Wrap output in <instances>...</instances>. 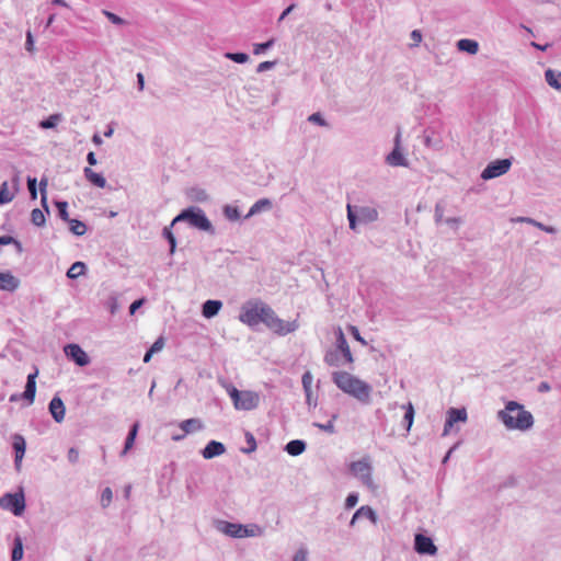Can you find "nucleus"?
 I'll list each match as a JSON object with an SVG mask.
<instances>
[{
	"instance_id": "f257e3e1",
	"label": "nucleus",
	"mask_w": 561,
	"mask_h": 561,
	"mask_svg": "<svg viewBox=\"0 0 561 561\" xmlns=\"http://www.w3.org/2000/svg\"><path fill=\"white\" fill-rule=\"evenodd\" d=\"M332 381L341 391L355 398L360 403L368 404L370 402L373 388L358 377L344 370H337L332 373Z\"/></svg>"
},
{
	"instance_id": "c9c22d12",
	"label": "nucleus",
	"mask_w": 561,
	"mask_h": 561,
	"mask_svg": "<svg viewBox=\"0 0 561 561\" xmlns=\"http://www.w3.org/2000/svg\"><path fill=\"white\" fill-rule=\"evenodd\" d=\"M518 221L520 222H527V224H530L533 226H535L536 228L547 232V233H556L557 232V229L552 226H546L543 225L542 222H539L533 218H529V217H519L517 219Z\"/></svg>"
},
{
	"instance_id": "393cba45",
	"label": "nucleus",
	"mask_w": 561,
	"mask_h": 561,
	"mask_svg": "<svg viewBox=\"0 0 561 561\" xmlns=\"http://www.w3.org/2000/svg\"><path fill=\"white\" fill-rule=\"evenodd\" d=\"M272 208V202L268 198H261L256 201L250 208L249 213L244 216V219H249L250 217L259 214L262 210H268Z\"/></svg>"
},
{
	"instance_id": "dca6fc26",
	"label": "nucleus",
	"mask_w": 561,
	"mask_h": 561,
	"mask_svg": "<svg viewBox=\"0 0 561 561\" xmlns=\"http://www.w3.org/2000/svg\"><path fill=\"white\" fill-rule=\"evenodd\" d=\"M351 471L355 477L362 479L364 483H370V466L365 459L354 461L351 465Z\"/></svg>"
},
{
	"instance_id": "f3484780",
	"label": "nucleus",
	"mask_w": 561,
	"mask_h": 561,
	"mask_svg": "<svg viewBox=\"0 0 561 561\" xmlns=\"http://www.w3.org/2000/svg\"><path fill=\"white\" fill-rule=\"evenodd\" d=\"M48 410L55 422L61 423L64 421L66 414V407L58 396H55L50 400L48 404Z\"/></svg>"
},
{
	"instance_id": "8fccbe9b",
	"label": "nucleus",
	"mask_w": 561,
	"mask_h": 561,
	"mask_svg": "<svg viewBox=\"0 0 561 561\" xmlns=\"http://www.w3.org/2000/svg\"><path fill=\"white\" fill-rule=\"evenodd\" d=\"M36 184H37V180L35 178H31V176L27 178V187H28L30 195H31L32 199H36L37 198V187H36Z\"/></svg>"
},
{
	"instance_id": "f8f14e48",
	"label": "nucleus",
	"mask_w": 561,
	"mask_h": 561,
	"mask_svg": "<svg viewBox=\"0 0 561 561\" xmlns=\"http://www.w3.org/2000/svg\"><path fill=\"white\" fill-rule=\"evenodd\" d=\"M414 547L416 552L420 554H430L433 556L436 553L437 548L433 543V540L430 537L417 534L414 540Z\"/></svg>"
},
{
	"instance_id": "a878e982",
	"label": "nucleus",
	"mask_w": 561,
	"mask_h": 561,
	"mask_svg": "<svg viewBox=\"0 0 561 561\" xmlns=\"http://www.w3.org/2000/svg\"><path fill=\"white\" fill-rule=\"evenodd\" d=\"M545 79L551 88L561 90V71L547 69L545 71Z\"/></svg>"
},
{
	"instance_id": "20e7f679",
	"label": "nucleus",
	"mask_w": 561,
	"mask_h": 561,
	"mask_svg": "<svg viewBox=\"0 0 561 561\" xmlns=\"http://www.w3.org/2000/svg\"><path fill=\"white\" fill-rule=\"evenodd\" d=\"M261 312L263 313L261 323L265 324L266 328L277 335L284 336L288 333L295 332L299 327L297 320L284 321L278 318L272 307L267 304L264 305Z\"/></svg>"
},
{
	"instance_id": "6ab92c4d",
	"label": "nucleus",
	"mask_w": 561,
	"mask_h": 561,
	"mask_svg": "<svg viewBox=\"0 0 561 561\" xmlns=\"http://www.w3.org/2000/svg\"><path fill=\"white\" fill-rule=\"evenodd\" d=\"M219 529L224 534L231 536V537H236V538H242V537L249 536L247 528H244L242 525H239V524L224 522V523H221Z\"/></svg>"
},
{
	"instance_id": "cd10ccee",
	"label": "nucleus",
	"mask_w": 561,
	"mask_h": 561,
	"mask_svg": "<svg viewBox=\"0 0 561 561\" xmlns=\"http://www.w3.org/2000/svg\"><path fill=\"white\" fill-rule=\"evenodd\" d=\"M138 428H139V424L137 422L134 423L131 425V427L129 428V432L125 439L124 448L121 451V456H124L125 454H127V451L133 447L136 436H137V433H138Z\"/></svg>"
},
{
	"instance_id": "3c124183",
	"label": "nucleus",
	"mask_w": 561,
	"mask_h": 561,
	"mask_svg": "<svg viewBox=\"0 0 561 561\" xmlns=\"http://www.w3.org/2000/svg\"><path fill=\"white\" fill-rule=\"evenodd\" d=\"M112 497H113V493H112V490L110 488H106L103 490L102 492V495H101V504L103 507H106L110 505V503L112 502Z\"/></svg>"
},
{
	"instance_id": "5701e85b",
	"label": "nucleus",
	"mask_w": 561,
	"mask_h": 561,
	"mask_svg": "<svg viewBox=\"0 0 561 561\" xmlns=\"http://www.w3.org/2000/svg\"><path fill=\"white\" fill-rule=\"evenodd\" d=\"M459 51L468 53L470 55H474L479 50V43L474 39L470 38H461L456 44Z\"/></svg>"
},
{
	"instance_id": "39448f33",
	"label": "nucleus",
	"mask_w": 561,
	"mask_h": 561,
	"mask_svg": "<svg viewBox=\"0 0 561 561\" xmlns=\"http://www.w3.org/2000/svg\"><path fill=\"white\" fill-rule=\"evenodd\" d=\"M227 392L236 410L250 411L259 407L260 394L255 391L238 390L234 386L229 385Z\"/></svg>"
},
{
	"instance_id": "58836bf2",
	"label": "nucleus",
	"mask_w": 561,
	"mask_h": 561,
	"mask_svg": "<svg viewBox=\"0 0 561 561\" xmlns=\"http://www.w3.org/2000/svg\"><path fill=\"white\" fill-rule=\"evenodd\" d=\"M31 221L36 227H43L46 222L45 215L39 208H34L31 213Z\"/></svg>"
},
{
	"instance_id": "6e6d98bb",
	"label": "nucleus",
	"mask_w": 561,
	"mask_h": 561,
	"mask_svg": "<svg viewBox=\"0 0 561 561\" xmlns=\"http://www.w3.org/2000/svg\"><path fill=\"white\" fill-rule=\"evenodd\" d=\"M164 346V339L162 336L158 337L153 344L150 346V351L156 354L158 352H160Z\"/></svg>"
},
{
	"instance_id": "473e14b6",
	"label": "nucleus",
	"mask_w": 561,
	"mask_h": 561,
	"mask_svg": "<svg viewBox=\"0 0 561 561\" xmlns=\"http://www.w3.org/2000/svg\"><path fill=\"white\" fill-rule=\"evenodd\" d=\"M324 363L331 367H340L342 363L337 350H328L324 355Z\"/></svg>"
},
{
	"instance_id": "e433bc0d",
	"label": "nucleus",
	"mask_w": 561,
	"mask_h": 561,
	"mask_svg": "<svg viewBox=\"0 0 561 561\" xmlns=\"http://www.w3.org/2000/svg\"><path fill=\"white\" fill-rule=\"evenodd\" d=\"M84 271L85 264L83 262L77 261L67 271V277L70 279H76L80 275L84 274Z\"/></svg>"
},
{
	"instance_id": "774afa93",
	"label": "nucleus",
	"mask_w": 561,
	"mask_h": 561,
	"mask_svg": "<svg viewBox=\"0 0 561 561\" xmlns=\"http://www.w3.org/2000/svg\"><path fill=\"white\" fill-rule=\"evenodd\" d=\"M294 561H307V551L304 549L298 550L294 557Z\"/></svg>"
},
{
	"instance_id": "9b49d317",
	"label": "nucleus",
	"mask_w": 561,
	"mask_h": 561,
	"mask_svg": "<svg viewBox=\"0 0 561 561\" xmlns=\"http://www.w3.org/2000/svg\"><path fill=\"white\" fill-rule=\"evenodd\" d=\"M66 356L78 366L84 367L90 364V357L79 344L70 343L64 348Z\"/></svg>"
},
{
	"instance_id": "4c0bfd02",
	"label": "nucleus",
	"mask_w": 561,
	"mask_h": 561,
	"mask_svg": "<svg viewBox=\"0 0 561 561\" xmlns=\"http://www.w3.org/2000/svg\"><path fill=\"white\" fill-rule=\"evenodd\" d=\"M225 217L230 221H237L241 218L238 207L232 205H225L222 208Z\"/></svg>"
},
{
	"instance_id": "de8ad7c7",
	"label": "nucleus",
	"mask_w": 561,
	"mask_h": 561,
	"mask_svg": "<svg viewBox=\"0 0 561 561\" xmlns=\"http://www.w3.org/2000/svg\"><path fill=\"white\" fill-rule=\"evenodd\" d=\"M310 123L317 124L322 127H328L329 123L323 118L320 112H316L308 117Z\"/></svg>"
},
{
	"instance_id": "603ef678",
	"label": "nucleus",
	"mask_w": 561,
	"mask_h": 561,
	"mask_svg": "<svg viewBox=\"0 0 561 561\" xmlns=\"http://www.w3.org/2000/svg\"><path fill=\"white\" fill-rule=\"evenodd\" d=\"M443 215H444V204H443V202H437L435 205V215H434L436 225H439L442 222Z\"/></svg>"
},
{
	"instance_id": "864d4df0",
	"label": "nucleus",
	"mask_w": 561,
	"mask_h": 561,
	"mask_svg": "<svg viewBox=\"0 0 561 561\" xmlns=\"http://www.w3.org/2000/svg\"><path fill=\"white\" fill-rule=\"evenodd\" d=\"M301 382H302L305 392H309L311 390V383H312V376H311L310 371H306L302 375Z\"/></svg>"
},
{
	"instance_id": "a19ab883",
	"label": "nucleus",
	"mask_w": 561,
	"mask_h": 561,
	"mask_svg": "<svg viewBox=\"0 0 561 561\" xmlns=\"http://www.w3.org/2000/svg\"><path fill=\"white\" fill-rule=\"evenodd\" d=\"M14 198V194L10 193L8 183L3 182L0 186V205L10 203Z\"/></svg>"
},
{
	"instance_id": "4be33fe9",
	"label": "nucleus",
	"mask_w": 561,
	"mask_h": 561,
	"mask_svg": "<svg viewBox=\"0 0 561 561\" xmlns=\"http://www.w3.org/2000/svg\"><path fill=\"white\" fill-rule=\"evenodd\" d=\"M283 450L287 451L289 456H299L306 450V442L293 439L283 447Z\"/></svg>"
},
{
	"instance_id": "bf43d9fd",
	"label": "nucleus",
	"mask_w": 561,
	"mask_h": 561,
	"mask_svg": "<svg viewBox=\"0 0 561 561\" xmlns=\"http://www.w3.org/2000/svg\"><path fill=\"white\" fill-rule=\"evenodd\" d=\"M25 49L30 53L34 50V37L31 31L26 32Z\"/></svg>"
},
{
	"instance_id": "7c9ffc66",
	"label": "nucleus",
	"mask_w": 561,
	"mask_h": 561,
	"mask_svg": "<svg viewBox=\"0 0 561 561\" xmlns=\"http://www.w3.org/2000/svg\"><path fill=\"white\" fill-rule=\"evenodd\" d=\"M12 448L15 453V456H24L26 449V443L22 435L14 434L12 436Z\"/></svg>"
},
{
	"instance_id": "37998d69",
	"label": "nucleus",
	"mask_w": 561,
	"mask_h": 561,
	"mask_svg": "<svg viewBox=\"0 0 561 561\" xmlns=\"http://www.w3.org/2000/svg\"><path fill=\"white\" fill-rule=\"evenodd\" d=\"M274 44H275V38H270L268 41H266L264 43L254 44L253 54L254 55L263 54L267 49L272 48Z\"/></svg>"
},
{
	"instance_id": "09e8293b",
	"label": "nucleus",
	"mask_w": 561,
	"mask_h": 561,
	"mask_svg": "<svg viewBox=\"0 0 561 561\" xmlns=\"http://www.w3.org/2000/svg\"><path fill=\"white\" fill-rule=\"evenodd\" d=\"M103 14L115 25H125L127 22L115 13L103 10Z\"/></svg>"
},
{
	"instance_id": "a18cd8bd",
	"label": "nucleus",
	"mask_w": 561,
	"mask_h": 561,
	"mask_svg": "<svg viewBox=\"0 0 561 561\" xmlns=\"http://www.w3.org/2000/svg\"><path fill=\"white\" fill-rule=\"evenodd\" d=\"M225 56L237 64H244L249 60V55L245 53H227Z\"/></svg>"
},
{
	"instance_id": "c03bdc74",
	"label": "nucleus",
	"mask_w": 561,
	"mask_h": 561,
	"mask_svg": "<svg viewBox=\"0 0 561 561\" xmlns=\"http://www.w3.org/2000/svg\"><path fill=\"white\" fill-rule=\"evenodd\" d=\"M23 558V545L20 538H15L12 550V561H20Z\"/></svg>"
},
{
	"instance_id": "052dcab7",
	"label": "nucleus",
	"mask_w": 561,
	"mask_h": 561,
	"mask_svg": "<svg viewBox=\"0 0 561 561\" xmlns=\"http://www.w3.org/2000/svg\"><path fill=\"white\" fill-rule=\"evenodd\" d=\"M357 502H358V496L355 493H351L347 495V497L345 500V506H346V508H352L357 504Z\"/></svg>"
},
{
	"instance_id": "aec40b11",
	"label": "nucleus",
	"mask_w": 561,
	"mask_h": 561,
	"mask_svg": "<svg viewBox=\"0 0 561 561\" xmlns=\"http://www.w3.org/2000/svg\"><path fill=\"white\" fill-rule=\"evenodd\" d=\"M221 307L222 302L220 300L208 299L202 306V314L207 319L214 318L218 314Z\"/></svg>"
},
{
	"instance_id": "338daca9",
	"label": "nucleus",
	"mask_w": 561,
	"mask_h": 561,
	"mask_svg": "<svg viewBox=\"0 0 561 561\" xmlns=\"http://www.w3.org/2000/svg\"><path fill=\"white\" fill-rule=\"evenodd\" d=\"M445 222L447 225H449L450 227L457 229L458 226L461 224V218L459 217H449L445 220Z\"/></svg>"
},
{
	"instance_id": "bb28decb",
	"label": "nucleus",
	"mask_w": 561,
	"mask_h": 561,
	"mask_svg": "<svg viewBox=\"0 0 561 561\" xmlns=\"http://www.w3.org/2000/svg\"><path fill=\"white\" fill-rule=\"evenodd\" d=\"M174 225H172V222L170 224V226H165L162 230V237L168 241L169 243V254L170 255H173L175 253V250H176V238L174 236V233L172 232V227Z\"/></svg>"
},
{
	"instance_id": "9d476101",
	"label": "nucleus",
	"mask_w": 561,
	"mask_h": 561,
	"mask_svg": "<svg viewBox=\"0 0 561 561\" xmlns=\"http://www.w3.org/2000/svg\"><path fill=\"white\" fill-rule=\"evenodd\" d=\"M386 162L391 167H408L409 161L401 150V130L398 128L394 136V147L386 157Z\"/></svg>"
},
{
	"instance_id": "49530a36",
	"label": "nucleus",
	"mask_w": 561,
	"mask_h": 561,
	"mask_svg": "<svg viewBox=\"0 0 561 561\" xmlns=\"http://www.w3.org/2000/svg\"><path fill=\"white\" fill-rule=\"evenodd\" d=\"M414 419V408L411 403H409L405 408V413L403 416V423L405 424L407 428L409 430L413 423Z\"/></svg>"
},
{
	"instance_id": "0e129e2a",
	"label": "nucleus",
	"mask_w": 561,
	"mask_h": 561,
	"mask_svg": "<svg viewBox=\"0 0 561 561\" xmlns=\"http://www.w3.org/2000/svg\"><path fill=\"white\" fill-rule=\"evenodd\" d=\"M144 302H145L144 298L133 301L129 306V313L134 314L136 312V310L142 306Z\"/></svg>"
},
{
	"instance_id": "423d86ee",
	"label": "nucleus",
	"mask_w": 561,
	"mask_h": 561,
	"mask_svg": "<svg viewBox=\"0 0 561 561\" xmlns=\"http://www.w3.org/2000/svg\"><path fill=\"white\" fill-rule=\"evenodd\" d=\"M346 210L350 229L353 231L356 230L358 222L370 224L378 219V211L374 207L347 204Z\"/></svg>"
},
{
	"instance_id": "4468645a",
	"label": "nucleus",
	"mask_w": 561,
	"mask_h": 561,
	"mask_svg": "<svg viewBox=\"0 0 561 561\" xmlns=\"http://www.w3.org/2000/svg\"><path fill=\"white\" fill-rule=\"evenodd\" d=\"M467 420L466 409L450 408L447 412V419L444 424V435H446L450 428L457 422H465Z\"/></svg>"
},
{
	"instance_id": "c756f323",
	"label": "nucleus",
	"mask_w": 561,
	"mask_h": 561,
	"mask_svg": "<svg viewBox=\"0 0 561 561\" xmlns=\"http://www.w3.org/2000/svg\"><path fill=\"white\" fill-rule=\"evenodd\" d=\"M360 517L368 518L374 523L376 522V514L369 506H362L360 508H358L356 513L353 515L351 525H354L356 520Z\"/></svg>"
},
{
	"instance_id": "2f4dec72",
	"label": "nucleus",
	"mask_w": 561,
	"mask_h": 561,
	"mask_svg": "<svg viewBox=\"0 0 561 561\" xmlns=\"http://www.w3.org/2000/svg\"><path fill=\"white\" fill-rule=\"evenodd\" d=\"M187 196L193 202L204 203L208 199V194L204 188L201 187H191L187 191Z\"/></svg>"
},
{
	"instance_id": "2eb2a0df",
	"label": "nucleus",
	"mask_w": 561,
	"mask_h": 561,
	"mask_svg": "<svg viewBox=\"0 0 561 561\" xmlns=\"http://www.w3.org/2000/svg\"><path fill=\"white\" fill-rule=\"evenodd\" d=\"M21 280L10 271L0 272V290L13 293L20 287Z\"/></svg>"
},
{
	"instance_id": "680f3d73",
	"label": "nucleus",
	"mask_w": 561,
	"mask_h": 561,
	"mask_svg": "<svg viewBox=\"0 0 561 561\" xmlns=\"http://www.w3.org/2000/svg\"><path fill=\"white\" fill-rule=\"evenodd\" d=\"M411 39L413 41L412 46H417L422 41V33L419 30H413L411 32Z\"/></svg>"
},
{
	"instance_id": "412c9836",
	"label": "nucleus",
	"mask_w": 561,
	"mask_h": 561,
	"mask_svg": "<svg viewBox=\"0 0 561 561\" xmlns=\"http://www.w3.org/2000/svg\"><path fill=\"white\" fill-rule=\"evenodd\" d=\"M83 174L84 178L94 186L100 188H104L106 186L105 178L102 174L94 172L91 168L85 167Z\"/></svg>"
},
{
	"instance_id": "6e6552de",
	"label": "nucleus",
	"mask_w": 561,
	"mask_h": 561,
	"mask_svg": "<svg viewBox=\"0 0 561 561\" xmlns=\"http://www.w3.org/2000/svg\"><path fill=\"white\" fill-rule=\"evenodd\" d=\"M0 506L15 516H21L25 511L24 494L22 492L7 493L0 497Z\"/></svg>"
},
{
	"instance_id": "0eeeda50",
	"label": "nucleus",
	"mask_w": 561,
	"mask_h": 561,
	"mask_svg": "<svg viewBox=\"0 0 561 561\" xmlns=\"http://www.w3.org/2000/svg\"><path fill=\"white\" fill-rule=\"evenodd\" d=\"M265 302L259 298H253L245 301L240 309L239 321L247 324L250 328H255L261 323L263 309Z\"/></svg>"
},
{
	"instance_id": "ddd939ff",
	"label": "nucleus",
	"mask_w": 561,
	"mask_h": 561,
	"mask_svg": "<svg viewBox=\"0 0 561 561\" xmlns=\"http://www.w3.org/2000/svg\"><path fill=\"white\" fill-rule=\"evenodd\" d=\"M335 350L342 355L344 360L348 364L354 363V357L352 355V352L350 350L348 343L346 341V337L342 331L341 328L337 329L336 332V342H335Z\"/></svg>"
},
{
	"instance_id": "f704fd0d",
	"label": "nucleus",
	"mask_w": 561,
	"mask_h": 561,
	"mask_svg": "<svg viewBox=\"0 0 561 561\" xmlns=\"http://www.w3.org/2000/svg\"><path fill=\"white\" fill-rule=\"evenodd\" d=\"M181 428L185 433H193L203 428V423L199 419H188L181 423Z\"/></svg>"
},
{
	"instance_id": "f03ea898",
	"label": "nucleus",
	"mask_w": 561,
	"mask_h": 561,
	"mask_svg": "<svg viewBox=\"0 0 561 561\" xmlns=\"http://www.w3.org/2000/svg\"><path fill=\"white\" fill-rule=\"evenodd\" d=\"M497 419L507 430L528 431L534 425L533 414L516 401H508L503 410L497 412Z\"/></svg>"
},
{
	"instance_id": "4d7b16f0",
	"label": "nucleus",
	"mask_w": 561,
	"mask_h": 561,
	"mask_svg": "<svg viewBox=\"0 0 561 561\" xmlns=\"http://www.w3.org/2000/svg\"><path fill=\"white\" fill-rule=\"evenodd\" d=\"M275 65H276V61H263V62L259 64V66L256 68V72L261 73V72H264L266 70H270Z\"/></svg>"
},
{
	"instance_id": "13d9d810",
	"label": "nucleus",
	"mask_w": 561,
	"mask_h": 561,
	"mask_svg": "<svg viewBox=\"0 0 561 561\" xmlns=\"http://www.w3.org/2000/svg\"><path fill=\"white\" fill-rule=\"evenodd\" d=\"M350 332H351V334L353 335V337H354L356 341L360 342L363 345H366V344H367V342H366V341L364 340V337L360 335L359 330H358L356 327L351 325V327H350Z\"/></svg>"
},
{
	"instance_id": "b1692460",
	"label": "nucleus",
	"mask_w": 561,
	"mask_h": 561,
	"mask_svg": "<svg viewBox=\"0 0 561 561\" xmlns=\"http://www.w3.org/2000/svg\"><path fill=\"white\" fill-rule=\"evenodd\" d=\"M225 451L226 447L222 443L217 440H210L202 450V456H220Z\"/></svg>"
},
{
	"instance_id": "ea45409f",
	"label": "nucleus",
	"mask_w": 561,
	"mask_h": 561,
	"mask_svg": "<svg viewBox=\"0 0 561 561\" xmlns=\"http://www.w3.org/2000/svg\"><path fill=\"white\" fill-rule=\"evenodd\" d=\"M54 204L58 210L59 218L67 222L70 219L68 214V203L66 201H55Z\"/></svg>"
},
{
	"instance_id": "79ce46f5",
	"label": "nucleus",
	"mask_w": 561,
	"mask_h": 561,
	"mask_svg": "<svg viewBox=\"0 0 561 561\" xmlns=\"http://www.w3.org/2000/svg\"><path fill=\"white\" fill-rule=\"evenodd\" d=\"M60 119H61L60 114H53L49 117H47L46 119H43L39 123V126L44 129H50V128L56 127Z\"/></svg>"
},
{
	"instance_id": "7ed1b4c3",
	"label": "nucleus",
	"mask_w": 561,
	"mask_h": 561,
	"mask_svg": "<svg viewBox=\"0 0 561 561\" xmlns=\"http://www.w3.org/2000/svg\"><path fill=\"white\" fill-rule=\"evenodd\" d=\"M181 221H186L192 227H194L198 230L208 232L211 236H214L216 233L213 224L207 218L204 210L199 207L190 206V207L183 209L179 215H176L173 218L172 225H175Z\"/></svg>"
},
{
	"instance_id": "5fc2aeb1",
	"label": "nucleus",
	"mask_w": 561,
	"mask_h": 561,
	"mask_svg": "<svg viewBox=\"0 0 561 561\" xmlns=\"http://www.w3.org/2000/svg\"><path fill=\"white\" fill-rule=\"evenodd\" d=\"M337 417L336 414H333L332 415V419L327 423V424H320V423H314V426L328 432V433H333L334 432V425H333V421Z\"/></svg>"
},
{
	"instance_id": "e2e57ef3",
	"label": "nucleus",
	"mask_w": 561,
	"mask_h": 561,
	"mask_svg": "<svg viewBox=\"0 0 561 561\" xmlns=\"http://www.w3.org/2000/svg\"><path fill=\"white\" fill-rule=\"evenodd\" d=\"M296 8V3H291L290 5H288L282 13L280 15L278 16V20L277 22L280 23L282 21H284V19L289 15L294 9Z\"/></svg>"
},
{
	"instance_id": "a211bd4d",
	"label": "nucleus",
	"mask_w": 561,
	"mask_h": 561,
	"mask_svg": "<svg viewBox=\"0 0 561 561\" xmlns=\"http://www.w3.org/2000/svg\"><path fill=\"white\" fill-rule=\"evenodd\" d=\"M37 374H38V370L35 369L34 373H32L27 376L25 389L21 393L23 400H25L27 402V404H32L35 400Z\"/></svg>"
},
{
	"instance_id": "69168bd1",
	"label": "nucleus",
	"mask_w": 561,
	"mask_h": 561,
	"mask_svg": "<svg viewBox=\"0 0 561 561\" xmlns=\"http://www.w3.org/2000/svg\"><path fill=\"white\" fill-rule=\"evenodd\" d=\"M108 309L112 314H115L118 309V301L115 297L108 299Z\"/></svg>"
},
{
	"instance_id": "c85d7f7f",
	"label": "nucleus",
	"mask_w": 561,
	"mask_h": 561,
	"mask_svg": "<svg viewBox=\"0 0 561 561\" xmlns=\"http://www.w3.org/2000/svg\"><path fill=\"white\" fill-rule=\"evenodd\" d=\"M245 445L240 447V451L243 454H252L255 451L257 447L256 439L254 435L250 432H244Z\"/></svg>"
},
{
	"instance_id": "1a4fd4ad",
	"label": "nucleus",
	"mask_w": 561,
	"mask_h": 561,
	"mask_svg": "<svg viewBox=\"0 0 561 561\" xmlns=\"http://www.w3.org/2000/svg\"><path fill=\"white\" fill-rule=\"evenodd\" d=\"M513 160L514 158L511 157L491 161L481 172V179L488 181L507 173L512 167Z\"/></svg>"
},
{
	"instance_id": "72a5a7b5",
	"label": "nucleus",
	"mask_w": 561,
	"mask_h": 561,
	"mask_svg": "<svg viewBox=\"0 0 561 561\" xmlns=\"http://www.w3.org/2000/svg\"><path fill=\"white\" fill-rule=\"evenodd\" d=\"M68 225H69V230L75 234V236H83L87 231V226L83 221L79 220V219H72L70 218L68 221Z\"/></svg>"
}]
</instances>
